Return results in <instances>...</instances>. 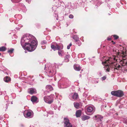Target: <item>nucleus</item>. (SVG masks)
<instances>
[{
    "mask_svg": "<svg viewBox=\"0 0 127 127\" xmlns=\"http://www.w3.org/2000/svg\"><path fill=\"white\" fill-rule=\"evenodd\" d=\"M21 43L23 48L29 52L34 50L37 44V41L34 37L29 34L25 35L22 37Z\"/></svg>",
    "mask_w": 127,
    "mask_h": 127,
    "instance_id": "1",
    "label": "nucleus"
},
{
    "mask_svg": "<svg viewBox=\"0 0 127 127\" xmlns=\"http://www.w3.org/2000/svg\"><path fill=\"white\" fill-rule=\"evenodd\" d=\"M125 53L123 51H121L120 52H118V55L117 56H113L112 57H108L106 59V57L103 58V60L102 62L103 64L105 65L107 68L106 70L107 71H109V67H112L113 68L114 70L115 69L118 70L121 67V66L118 65L116 64L115 65L113 64L117 60V58H119V57L122 58L125 57Z\"/></svg>",
    "mask_w": 127,
    "mask_h": 127,
    "instance_id": "2",
    "label": "nucleus"
},
{
    "mask_svg": "<svg viewBox=\"0 0 127 127\" xmlns=\"http://www.w3.org/2000/svg\"><path fill=\"white\" fill-rule=\"evenodd\" d=\"M54 96L53 95H51L50 96L44 97V100L45 102L49 104L51 103L53 100Z\"/></svg>",
    "mask_w": 127,
    "mask_h": 127,
    "instance_id": "3",
    "label": "nucleus"
},
{
    "mask_svg": "<svg viewBox=\"0 0 127 127\" xmlns=\"http://www.w3.org/2000/svg\"><path fill=\"white\" fill-rule=\"evenodd\" d=\"M64 127H72V125L69 122L68 119L66 117L64 118Z\"/></svg>",
    "mask_w": 127,
    "mask_h": 127,
    "instance_id": "4",
    "label": "nucleus"
},
{
    "mask_svg": "<svg viewBox=\"0 0 127 127\" xmlns=\"http://www.w3.org/2000/svg\"><path fill=\"white\" fill-rule=\"evenodd\" d=\"M87 111L88 113H91V114L87 113V114L89 115H91L94 111L93 107L91 106H88L87 108Z\"/></svg>",
    "mask_w": 127,
    "mask_h": 127,
    "instance_id": "5",
    "label": "nucleus"
},
{
    "mask_svg": "<svg viewBox=\"0 0 127 127\" xmlns=\"http://www.w3.org/2000/svg\"><path fill=\"white\" fill-rule=\"evenodd\" d=\"M33 114V112L32 111H27L26 115H25V113H24L25 116L27 118H30L32 117Z\"/></svg>",
    "mask_w": 127,
    "mask_h": 127,
    "instance_id": "6",
    "label": "nucleus"
},
{
    "mask_svg": "<svg viewBox=\"0 0 127 127\" xmlns=\"http://www.w3.org/2000/svg\"><path fill=\"white\" fill-rule=\"evenodd\" d=\"M28 92L31 94H34L36 93V91L35 89L32 88L28 89Z\"/></svg>",
    "mask_w": 127,
    "mask_h": 127,
    "instance_id": "7",
    "label": "nucleus"
},
{
    "mask_svg": "<svg viewBox=\"0 0 127 127\" xmlns=\"http://www.w3.org/2000/svg\"><path fill=\"white\" fill-rule=\"evenodd\" d=\"M94 119L98 121H101L103 118L102 117L99 115H95V117H93Z\"/></svg>",
    "mask_w": 127,
    "mask_h": 127,
    "instance_id": "8",
    "label": "nucleus"
},
{
    "mask_svg": "<svg viewBox=\"0 0 127 127\" xmlns=\"http://www.w3.org/2000/svg\"><path fill=\"white\" fill-rule=\"evenodd\" d=\"M120 63L123 66L127 65V60L123 59L122 60L120 61Z\"/></svg>",
    "mask_w": 127,
    "mask_h": 127,
    "instance_id": "9",
    "label": "nucleus"
},
{
    "mask_svg": "<svg viewBox=\"0 0 127 127\" xmlns=\"http://www.w3.org/2000/svg\"><path fill=\"white\" fill-rule=\"evenodd\" d=\"M31 100L33 103H37L38 102L37 98L35 96H33L32 97Z\"/></svg>",
    "mask_w": 127,
    "mask_h": 127,
    "instance_id": "10",
    "label": "nucleus"
},
{
    "mask_svg": "<svg viewBox=\"0 0 127 127\" xmlns=\"http://www.w3.org/2000/svg\"><path fill=\"white\" fill-rule=\"evenodd\" d=\"M58 53L59 56H64L65 54V53L64 50H59Z\"/></svg>",
    "mask_w": 127,
    "mask_h": 127,
    "instance_id": "11",
    "label": "nucleus"
},
{
    "mask_svg": "<svg viewBox=\"0 0 127 127\" xmlns=\"http://www.w3.org/2000/svg\"><path fill=\"white\" fill-rule=\"evenodd\" d=\"M74 68L75 70L77 71H79L81 69L80 66L79 65L76 64L74 65Z\"/></svg>",
    "mask_w": 127,
    "mask_h": 127,
    "instance_id": "12",
    "label": "nucleus"
},
{
    "mask_svg": "<svg viewBox=\"0 0 127 127\" xmlns=\"http://www.w3.org/2000/svg\"><path fill=\"white\" fill-rule=\"evenodd\" d=\"M51 48L54 51L56 50H59L60 48L58 45H57L56 46L53 45H51Z\"/></svg>",
    "mask_w": 127,
    "mask_h": 127,
    "instance_id": "13",
    "label": "nucleus"
},
{
    "mask_svg": "<svg viewBox=\"0 0 127 127\" xmlns=\"http://www.w3.org/2000/svg\"><path fill=\"white\" fill-rule=\"evenodd\" d=\"M124 95L123 92L121 91H117V96L121 97Z\"/></svg>",
    "mask_w": 127,
    "mask_h": 127,
    "instance_id": "14",
    "label": "nucleus"
},
{
    "mask_svg": "<svg viewBox=\"0 0 127 127\" xmlns=\"http://www.w3.org/2000/svg\"><path fill=\"white\" fill-rule=\"evenodd\" d=\"M70 57V55L68 54H66V55L64 57V60L65 62H68L69 61V59Z\"/></svg>",
    "mask_w": 127,
    "mask_h": 127,
    "instance_id": "15",
    "label": "nucleus"
},
{
    "mask_svg": "<svg viewBox=\"0 0 127 127\" xmlns=\"http://www.w3.org/2000/svg\"><path fill=\"white\" fill-rule=\"evenodd\" d=\"M90 118V117L85 115L82 117V119L83 121H85L89 119Z\"/></svg>",
    "mask_w": 127,
    "mask_h": 127,
    "instance_id": "16",
    "label": "nucleus"
},
{
    "mask_svg": "<svg viewBox=\"0 0 127 127\" xmlns=\"http://www.w3.org/2000/svg\"><path fill=\"white\" fill-rule=\"evenodd\" d=\"M81 111L80 110H78L76 111V115L77 117H79L80 116L81 114Z\"/></svg>",
    "mask_w": 127,
    "mask_h": 127,
    "instance_id": "17",
    "label": "nucleus"
},
{
    "mask_svg": "<svg viewBox=\"0 0 127 127\" xmlns=\"http://www.w3.org/2000/svg\"><path fill=\"white\" fill-rule=\"evenodd\" d=\"M46 89L47 90L51 91L53 90V88L50 85H47L46 87Z\"/></svg>",
    "mask_w": 127,
    "mask_h": 127,
    "instance_id": "18",
    "label": "nucleus"
},
{
    "mask_svg": "<svg viewBox=\"0 0 127 127\" xmlns=\"http://www.w3.org/2000/svg\"><path fill=\"white\" fill-rule=\"evenodd\" d=\"M74 107L77 109H78L80 107V105L79 103L77 102H75L74 103Z\"/></svg>",
    "mask_w": 127,
    "mask_h": 127,
    "instance_id": "19",
    "label": "nucleus"
},
{
    "mask_svg": "<svg viewBox=\"0 0 127 127\" xmlns=\"http://www.w3.org/2000/svg\"><path fill=\"white\" fill-rule=\"evenodd\" d=\"M11 80L10 78L8 76H6L4 78V81L6 82H8L10 81Z\"/></svg>",
    "mask_w": 127,
    "mask_h": 127,
    "instance_id": "20",
    "label": "nucleus"
},
{
    "mask_svg": "<svg viewBox=\"0 0 127 127\" xmlns=\"http://www.w3.org/2000/svg\"><path fill=\"white\" fill-rule=\"evenodd\" d=\"M55 74V72L53 71V70H50V71L49 72V76L50 77H51L53 75Z\"/></svg>",
    "mask_w": 127,
    "mask_h": 127,
    "instance_id": "21",
    "label": "nucleus"
},
{
    "mask_svg": "<svg viewBox=\"0 0 127 127\" xmlns=\"http://www.w3.org/2000/svg\"><path fill=\"white\" fill-rule=\"evenodd\" d=\"M72 98L74 99H76L78 97V95L77 94L74 93L72 96Z\"/></svg>",
    "mask_w": 127,
    "mask_h": 127,
    "instance_id": "22",
    "label": "nucleus"
},
{
    "mask_svg": "<svg viewBox=\"0 0 127 127\" xmlns=\"http://www.w3.org/2000/svg\"><path fill=\"white\" fill-rule=\"evenodd\" d=\"M117 91H113L111 92V94L113 95L117 96Z\"/></svg>",
    "mask_w": 127,
    "mask_h": 127,
    "instance_id": "23",
    "label": "nucleus"
},
{
    "mask_svg": "<svg viewBox=\"0 0 127 127\" xmlns=\"http://www.w3.org/2000/svg\"><path fill=\"white\" fill-rule=\"evenodd\" d=\"M73 38L76 42H79V38L77 35H74L73 37Z\"/></svg>",
    "mask_w": 127,
    "mask_h": 127,
    "instance_id": "24",
    "label": "nucleus"
},
{
    "mask_svg": "<svg viewBox=\"0 0 127 127\" xmlns=\"http://www.w3.org/2000/svg\"><path fill=\"white\" fill-rule=\"evenodd\" d=\"M6 48L4 46H2L0 47V51H5Z\"/></svg>",
    "mask_w": 127,
    "mask_h": 127,
    "instance_id": "25",
    "label": "nucleus"
},
{
    "mask_svg": "<svg viewBox=\"0 0 127 127\" xmlns=\"http://www.w3.org/2000/svg\"><path fill=\"white\" fill-rule=\"evenodd\" d=\"M14 51V49L13 48H11L10 49L8 50V52L10 53V54L12 53Z\"/></svg>",
    "mask_w": 127,
    "mask_h": 127,
    "instance_id": "26",
    "label": "nucleus"
},
{
    "mask_svg": "<svg viewBox=\"0 0 127 127\" xmlns=\"http://www.w3.org/2000/svg\"><path fill=\"white\" fill-rule=\"evenodd\" d=\"M114 37V39H117L119 38V37L117 35H113Z\"/></svg>",
    "mask_w": 127,
    "mask_h": 127,
    "instance_id": "27",
    "label": "nucleus"
},
{
    "mask_svg": "<svg viewBox=\"0 0 127 127\" xmlns=\"http://www.w3.org/2000/svg\"><path fill=\"white\" fill-rule=\"evenodd\" d=\"M21 0H11L13 2H19Z\"/></svg>",
    "mask_w": 127,
    "mask_h": 127,
    "instance_id": "28",
    "label": "nucleus"
},
{
    "mask_svg": "<svg viewBox=\"0 0 127 127\" xmlns=\"http://www.w3.org/2000/svg\"><path fill=\"white\" fill-rule=\"evenodd\" d=\"M72 44L71 43H70L69 45H67V49H69L70 48V47L71 46Z\"/></svg>",
    "mask_w": 127,
    "mask_h": 127,
    "instance_id": "29",
    "label": "nucleus"
},
{
    "mask_svg": "<svg viewBox=\"0 0 127 127\" xmlns=\"http://www.w3.org/2000/svg\"><path fill=\"white\" fill-rule=\"evenodd\" d=\"M46 43V41L44 40L43 41L41 42V44L42 45H44V44H45Z\"/></svg>",
    "mask_w": 127,
    "mask_h": 127,
    "instance_id": "30",
    "label": "nucleus"
},
{
    "mask_svg": "<svg viewBox=\"0 0 127 127\" xmlns=\"http://www.w3.org/2000/svg\"><path fill=\"white\" fill-rule=\"evenodd\" d=\"M69 17L70 18L72 19L73 18V16L72 15L70 14L69 15Z\"/></svg>",
    "mask_w": 127,
    "mask_h": 127,
    "instance_id": "31",
    "label": "nucleus"
},
{
    "mask_svg": "<svg viewBox=\"0 0 127 127\" xmlns=\"http://www.w3.org/2000/svg\"><path fill=\"white\" fill-rule=\"evenodd\" d=\"M106 77L105 76H104L101 78V79L102 80H105L106 79Z\"/></svg>",
    "mask_w": 127,
    "mask_h": 127,
    "instance_id": "32",
    "label": "nucleus"
},
{
    "mask_svg": "<svg viewBox=\"0 0 127 127\" xmlns=\"http://www.w3.org/2000/svg\"><path fill=\"white\" fill-rule=\"evenodd\" d=\"M107 40L109 41L111 40V38L110 37H108L107 38Z\"/></svg>",
    "mask_w": 127,
    "mask_h": 127,
    "instance_id": "33",
    "label": "nucleus"
},
{
    "mask_svg": "<svg viewBox=\"0 0 127 127\" xmlns=\"http://www.w3.org/2000/svg\"><path fill=\"white\" fill-rule=\"evenodd\" d=\"M53 108L54 110H56L57 108V107L56 106H55L54 107H53Z\"/></svg>",
    "mask_w": 127,
    "mask_h": 127,
    "instance_id": "34",
    "label": "nucleus"
},
{
    "mask_svg": "<svg viewBox=\"0 0 127 127\" xmlns=\"http://www.w3.org/2000/svg\"><path fill=\"white\" fill-rule=\"evenodd\" d=\"M59 47L60 48V49H62L63 48V46L62 44H61V46L60 47Z\"/></svg>",
    "mask_w": 127,
    "mask_h": 127,
    "instance_id": "35",
    "label": "nucleus"
},
{
    "mask_svg": "<svg viewBox=\"0 0 127 127\" xmlns=\"http://www.w3.org/2000/svg\"><path fill=\"white\" fill-rule=\"evenodd\" d=\"M8 108V105L7 104H6V106L5 107V108L6 109H7Z\"/></svg>",
    "mask_w": 127,
    "mask_h": 127,
    "instance_id": "36",
    "label": "nucleus"
},
{
    "mask_svg": "<svg viewBox=\"0 0 127 127\" xmlns=\"http://www.w3.org/2000/svg\"><path fill=\"white\" fill-rule=\"evenodd\" d=\"M81 43L80 42V41H79V42L78 43V45L79 46H80L81 45Z\"/></svg>",
    "mask_w": 127,
    "mask_h": 127,
    "instance_id": "37",
    "label": "nucleus"
},
{
    "mask_svg": "<svg viewBox=\"0 0 127 127\" xmlns=\"http://www.w3.org/2000/svg\"><path fill=\"white\" fill-rule=\"evenodd\" d=\"M50 114H53V112L52 111H51Z\"/></svg>",
    "mask_w": 127,
    "mask_h": 127,
    "instance_id": "38",
    "label": "nucleus"
},
{
    "mask_svg": "<svg viewBox=\"0 0 127 127\" xmlns=\"http://www.w3.org/2000/svg\"><path fill=\"white\" fill-rule=\"evenodd\" d=\"M26 1H27L29 3H30V1H31V0H30V1H28V0H26Z\"/></svg>",
    "mask_w": 127,
    "mask_h": 127,
    "instance_id": "39",
    "label": "nucleus"
},
{
    "mask_svg": "<svg viewBox=\"0 0 127 127\" xmlns=\"http://www.w3.org/2000/svg\"><path fill=\"white\" fill-rule=\"evenodd\" d=\"M30 127H34L32 125H31Z\"/></svg>",
    "mask_w": 127,
    "mask_h": 127,
    "instance_id": "40",
    "label": "nucleus"
},
{
    "mask_svg": "<svg viewBox=\"0 0 127 127\" xmlns=\"http://www.w3.org/2000/svg\"><path fill=\"white\" fill-rule=\"evenodd\" d=\"M115 42H113V44H115Z\"/></svg>",
    "mask_w": 127,
    "mask_h": 127,
    "instance_id": "41",
    "label": "nucleus"
},
{
    "mask_svg": "<svg viewBox=\"0 0 127 127\" xmlns=\"http://www.w3.org/2000/svg\"><path fill=\"white\" fill-rule=\"evenodd\" d=\"M21 25V26H20L21 27H22V25Z\"/></svg>",
    "mask_w": 127,
    "mask_h": 127,
    "instance_id": "42",
    "label": "nucleus"
},
{
    "mask_svg": "<svg viewBox=\"0 0 127 127\" xmlns=\"http://www.w3.org/2000/svg\"><path fill=\"white\" fill-rule=\"evenodd\" d=\"M12 103H12V102H11V103L12 104Z\"/></svg>",
    "mask_w": 127,
    "mask_h": 127,
    "instance_id": "43",
    "label": "nucleus"
},
{
    "mask_svg": "<svg viewBox=\"0 0 127 127\" xmlns=\"http://www.w3.org/2000/svg\"><path fill=\"white\" fill-rule=\"evenodd\" d=\"M0 55H1V53H0Z\"/></svg>",
    "mask_w": 127,
    "mask_h": 127,
    "instance_id": "44",
    "label": "nucleus"
}]
</instances>
